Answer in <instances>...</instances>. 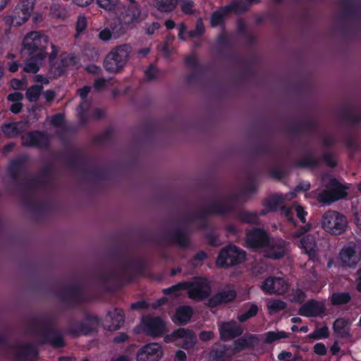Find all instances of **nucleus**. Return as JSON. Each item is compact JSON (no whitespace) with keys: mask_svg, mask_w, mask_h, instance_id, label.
Wrapping results in <instances>:
<instances>
[{"mask_svg":"<svg viewBox=\"0 0 361 361\" xmlns=\"http://www.w3.org/2000/svg\"><path fill=\"white\" fill-rule=\"evenodd\" d=\"M295 211L300 221L303 224L305 223V216L307 215V212L303 210V208L300 206H296L295 207Z\"/></svg>","mask_w":361,"mask_h":361,"instance_id":"obj_58","label":"nucleus"},{"mask_svg":"<svg viewBox=\"0 0 361 361\" xmlns=\"http://www.w3.org/2000/svg\"><path fill=\"white\" fill-rule=\"evenodd\" d=\"M236 351L234 350V345L229 346L226 345H215L210 352V356L220 360L223 358H230L234 356Z\"/></svg>","mask_w":361,"mask_h":361,"instance_id":"obj_25","label":"nucleus"},{"mask_svg":"<svg viewBox=\"0 0 361 361\" xmlns=\"http://www.w3.org/2000/svg\"><path fill=\"white\" fill-rule=\"evenodd\" d=\"M189 286V282L179 283L176 285L172 286L169 288L164 290V293L166 295H173L176 297L180 295V290H185Z\"/></svg>","mask_w":361,"mask_h":361,"instance_id":"obj_36","label":"nucleus"},{"mask_svg":"<svg viewBox=\"0 0 361 361\" xmlns=\"http://www.w3.org/2000/svg\"><path fill=\"white\" fill-rule=\"evenodd\" d=\"M107 80L104 78H97L94 82V87L97 90H102L106 85Z\"/></svg>","mask_w":361,"mask_h":361,"instance_id":"obj_60","label":"nucleus"},{"mask_svg":"<svg viewBox=\"0 0 361 361\" xmlns=\"http://www.w3.org/2000/svg\"><path fill=\"white\" fill-rule=\"evenodd\" d=\"M173 240L181 247H187L189 245L188 237L180 231H177L173 234Z\"/></svg>","mask_w":361,"mask_h":361,"instance_id":"obj_45","label":"nucleus"},{"mask_svg":"<svg viewBox=\"0 0 361 361\" xmlns=\"http://www.w3.org/2000/svg\"><path fill=\"white\" fill-rule=\"evenodd\" d=\"M351 300V296L348 293H334L331 295V303L334 305H341L347 304Z\"/></svg>","mask_w":361,"mask_h":361,"instance_id":"obj_33","label":"nucleus"},{"mask_svg":"<svg viewBox=\"0 0 361 361\" xmlns=\"http://www.w3.org/2000/svg\"><path fill=\"white\" fill-rule=\"evenodd\" d=\"M26 86V82L24 80L12 79L11 80V87L14 90H21Z\"/></svg>","mask_w":361,"mask_h":361,"instance_id":"obj_52","label":"nucleus"},{"mask_svg":"<svg viewBox=\"0 0 361 361\" xmlns=\"http://www.w3.org/2000/svg\"><path fill=\"white\" fill-rule=\"evenodd\" d=\"M286 252V243L282 240L273 242L269 245L266 256L272 259H280Z\"/></svg>","mask_w":361,"mask_h":361,"instance_id":"obj_26","label":"nucleus"},{"mask_svg":"<svg viewBox=\"0 0 361 361\" xmlns=\"http://www.w3.org/2000/svg\"><path fill=\"white\" fill-rule=\"evenodd\" d=\"M176 336H178L177 345L185 349L192 348L197 343V337L191 330L179 328L176 330Z\"/></svg>","mask_w":361,"mask_h":361,"instance_id":"obj_18","label":"nucleus"},{"mask_svg":"<svg viewBox=\"0 0 361 361\" xmlns=\"http://www.w3.org/2000/svg\"><path fill=\"white\" fill-rule=\"evenodd\" d=\"M30 56V59L27 61L24 66V71L35 73L39 71V65H41L43 61L39 62L33 56Z\"/></svg>","mask_w":361,"mask_h":361,"instance_id":"obj_38","label":"nucleus"},{"mask_svg":"<svg viewBox=\"0 0 361 361\" xmlns=\"http://www.w3.org/2000/svg\"><path fill=\"white\" fill-rule=\"evenodd\" d=\"M204 27L201 20H198L195 30L190 31L189 35L191 37H196L203 34Z\"/></svg>","mask_w":361,"mask_h":361,"instance_id":"obj_49","label":"nucleus"},{"mask_svg":"<svg viewBox=\"0 0 361 361\" xmlns=\"http://www.w3.org/2000/svg\"><path fill=\"white\" fill-rule=\"evenodd\" d=\"M288 337V334L283 331H269L265 334V343H272L276 341L287 338Z\"/></svg>","mask_w":361,"mask_h":361,"instance_id":"obj_35","label":"nucleus"},{"mask_svg":"<svg viewBox=\"0 0 361 361\" xmlns=\"http://www.w3.org/2000/svg\"><path fill=\"white\" fill-rule=\"evenodd\" d=\"M25 123L23 122L4 123L1 127L2 133L8 137H14L18 136L25 130Z\"/></svg>","mask_w":361,"mask_h":361,"instance_id":"obj_27","label":"nucleus"},{"mask_svg":"<svg viewBox=\"0 0 361 361\" xmlns=\"http://www.w3.org/2000/svg\"><path fill=\"white\" fill-rule=\"evenodd\" d=\"M318 160L312 156H307L300 161V164L303 166L312 167L315 166Z\"/></svg>","mask_w":361,"mask_h":361,"instance_id":"obj_51","label":"nucleus"},{"mask_svg":"<svg viewBox=\"0 0 361 361\" xmlns=\"http://www.w3.org/2000/svg\"><path fill=\"white\" fill-rule=\"evenodd\" d=\"M245 253L235 245H229L221 250L217 259L216 265L219 267H228L243 262Z\"/></svg>","mask_w":361,"mask_h":361,"instance_id":"obj_5","label":"nucleus"},{"mask_svg":"<svg viewBox=\"0 0 361 361\" xmlns=\"http://www.w3.org/2000/svg\"><path fill=\"white\" fill-rule=\"evenodd\" d=\"M98 6L106 11H113L118 4V0H97Z\"/></svg>","mask_w":361,"mask_h":361,"instance_id":"obj_44","label":"nucleus"},{"mask_svg":"<svg viewBox=\"0 0 361 361\" xmlns=\"http://www.w3.org/2000/svg\"><path fill=\"white\" fill-rule=\"evenodd\" d=\"M125 33V30L121 28L118 33L116 34V37H119ZM116 33L112 32L109 28H104L101 30L98 34V37L99 39L104 42H106L110 40Z\"/></svg>","mask_w":361,"mask_h":361,"instance_id":"obj_39","label":"nucleus"},{"mask_svg":"<svg viewBox=\"0 0 361 361\" xmlns=\"http://www.w3.org/2000/svg\"><path fill=\"white\" fill-rule=\"evenodd\" d=\"M33 9L30 2H22L14 9L11 22L15 26H20L28 20Z\"/></svg>","mask_w":361,"mask_h":361,"instance_id":"obj_14","label":"nucleus"},{"mask_svg":"<svg viewBox=\"0 0 361 361\" xmlns=\"http://www.w3.org/2000/svg\"><path fill=\"white\" fill-rule=\"evenodd\" d=\"M339 257L342 265L348 267H355L361 260V254L352 246L343 247L340 252Z\"/></svg>","mask_w":361,"mask_h":361,"instance_id":"obj_16","label":"nucleus"},{"mask_svg":"<svg viewBox=\"0 0 361 361\" xmlns=\"http://www.w3.org/2000/svg\"><path fill=\"white\" fill-rule=\"evenodd\" d=\"M312 228V224H307L290 234V238L297 245L307 254L310 259L316 257L318 246L314 234L307 233Z\"/></svg>","mask_w":361,"mask_h":361,"instance_id":"obj_2","label":"nucleus"},{"mask_svg":"<svg viewBox=\"0 0 361 361\" xmlns=\"http://www.w3.org/2000/svg\"><path fill=\"white\" fill-rule=\"evenodd\" d=\"M260 288L267 294L281 295L287 292L289 284L283 278L270 276L262 283Z\"/></svg>","mask_w":361,"mask_h":361,"instance_id":"obj_10","label":"nucleus"},{"mask_svg":"<svg viewBox=\"0 0 361 361\" xmlns=\"http://www.w3.org/2000/svg\"><path fill=\"white\" fill-rule=\"evenodd\" d=\"M124 317L121 310H114L109 312L108 318L106 320L105 328L109 331L118 329L123 324Z\"/></svg>","mask_w":361,"mask_h":361,"instance_id":"obj_24","label":"nucleus"},{"mask_svg":"<svg viewBox=\"0 0 361 361\" xmlns=\"http://www.w3.org/2000/svg\"><path fill=\"white\" fill-rule=\"evenodd\" d=\"M46 341L50 343L54 348L64 345L63 336L55 330H50L47 333Z\"/></svg>","mask_w":361,"mask_h":361,"instance_id":"obj_30","label":"nucleus"},{"mask_svg":"<svg viewBox=\"0 0 361 361\" xmlns=\"http://www.w3.org/2000/svg\"><path fill=\"white\" fill-rule=\"evenodd\" d=\"M260 0H245L238 1L232 5L233 9L236 12H240L247 10L252 4H257Z\"/></svg>","mask_w":361,"mask_h":361,"instance_id":"obj_40","label":"nucleus"},{"mask_svg":"<svg viewBox=\"0 0 361 361\" xmlns=\"http://www.w3.org/2000/svg\"><path fill=\"white\" fill-rule=\"evenodd\" d=\"M188 296L193 300L200 301L207 298L211 293V287L207 279H198L189 282Z\"/></svg>","mask_w":361,"mask_h":361,"instance_id":"obj_11","label":"nucleus"},{"mask_svg":"<svg viewBox=\"0 0 361 361\" xmlns=\"http://www.w3.org/2000/svg\"><path fill=\"white\" fill-rule=\"evenodd\" d=\"M158 71L156 67L151 65L145 71V76L148 80H151L157 77Z\"/></svg>","mask_w":361,"mask_h":361,"instance_id":"obj_54","label":"nucleus"},{"mask_svg":"<svg viewBox=\"0 0 361 361\" xmlns=\"http://www.w3.org/2000/svg\"><path fill=\"white\" fill-rule=\"evenodd\" d=\"M194 4L191 0H181L180 8L183 13L186 14L191 13L192 12Z\"/></svg>","mask_w":361,"mask_h":361,"instance_id":"obj_48","label":"nucleus"},{"mask_svg":"<svg viewBox=\"0 0 361 361\" xmlns=\"http://www.w3.org/2000/svg\"><path fill=\"white\" fill-rule=\"evenodd\" d=\"M75 57L73 56H66L63 59V62L66 66H74L76 63Z\"/></svg>","mask_w":361,"mask_h":361,"instance_id":"obj_59","label":"nucleus"},{"mask_svg":"<svg viewBox=\"0 0 361 361\" xmlns=\"http://www.w3.org/2000/svg\"><path fill=\"white\" fill-rule=\"evenodd\" d=\"M51 13L54 18H61L63 16V9L58 5H54L51 7Z\"/></svg>","mask_w":361,"mask_h":361,"instance_id":"obj_55","label":"nucleus"},{"mask_svg":"<svg viewBox=\"0 0 361 361\" xmlns=\"http://www.w3.org/2000/svg\"><path fill=\"white\" fill-rule=\"evenodd\" d=\"M192 314V310L190 307L183 306L177 309L175 314V321L179 324L188 323Z\"/></svg>","mask_w":361,"mask_h":361,"instance_id":"obj_29","label":"nucleus"},{"mask_svg":"<svg viewBox=\"0 0 361 361\" xmlns=\"http://www.w3.org/2000/svg\"><path fill=\"white\" fill-rule=\"evenodd\" d=\"M236 296V293L233 288L228 287L221 290L208 301V305L214 307L223 303L228 302L233 300Z\"/></svg>","mask_w":361,"mask_h":361,"instance_id":"obj_19","label":"nucleus"},{"mask_svg":"<svg viewBox=\"0 0 361 361\" xmlns=\"http://www.w3.org/2000/svg\"><path fill=\"white\" fill-rule=\"evenodd\" d=\"M42 87L41 85H32L29 87L26 92V98L31 102H37L41 94Z\"/></svg>","mask_w":361,"mask_h":361,"instance_id":"obj_34","label":"nucleus"},{"mask_svg":"<svg viewBox=\"0 0 361 361\" xmlns=\"http://www.w3.org/2000/svg\"><path fill=\"white\" fill-rule=\"evenodd\" d=\"M269 312L271 314L281 311L286 307V303L279 299H269L267 302Z\"/></svg>","mask_w":361,"mask_h":361,"instance_id":"obj_31","label":"nucleus"},{"mask_svg":"<svg viewBox=\"0 0 361 361\" xmlns=\"http://www.w3.org/2000/svg\"><path fill=\"white\" fill-rule=\"evenodd\" d=\"M130 2V4L121 13L119 19L123 25L134 27L145 19V14L141 12L139 6L134 0Z\"/></svg>","mask_w":361,"mask_h":361,"instance_id":"obj_8","label":"nucleus"},{"mask_svg":"<svg viewBox=\"0 0 361 361\" xmlns=\"http://www.w3.org/2000/svg\"><path fill=\"white\" fill-rule=\"evenodd\" d=\"M321 226L332 235H341L347 229L348 221L341 213L335 210H328L322 216Z\"/></svg>","mask_w":361,"mask_h":361,"instance_id":"obj_4","label":"nucleus"},{"mask_svg":"<svg viewBox=\"0 0 361 361\" xmlns=\"http://www.w3.org/2000/svg\"><path fill=\"white\" fill-rule=\"evenodd\" d=\"M260 339L257 335L249 334L242 336L233 342L234 350L238 353L247 348H254L257 345Z\"/></svg>","mask_w":361,"mask_h":361,"instance_id":"obj_20","label":"nucleus"},{"mask_svg":"<svg viewBox=\"0 0 361 361\" xmlns=\"http://www.w3.org/2000/svg\"><path fill=\"white\" fill-rule=\"evenodd\" d=\"M200 339L203 341H209L214 338V333L212 331H203L199 334Z\"/></svg>","mask_w":361,"mask_h":361,"instance_id":"obj_53","label":"nucleus"},{"mask_svg":"<svg viewBox=\"0 0 361 361\" xmlns=\"http://www.w3.org/2000/svg\"><path fill=\"white\" fill-rule=\"evenodd\" d=\"M163 349L157 343H148L140 348L136 354L137 361H159Z\"/></svg>","mask_w":361,"mask_h":361,"instance_id":"obj_12","label":"nucleus"},{"mask_svg":"<svg viewBox=\"0 0 361 361\" xmlns=\"http://www.w3.org/2000/svg\"><path fill=\"white\" fill-rule=\"evenodd\" d=\"M21 139L22 144L26 147L35 146L44 148L49 145L47 137L37 131L25 133L22 136Z\"/></svg>","mask_w":361,"mask_h":361,"instance_id":"obj_17","label":"nucleus"},{"mask_svg":"<svg viewBox=\"0 0 361 361\" xmlns=\"http://www.w3.org/2000/svg\"><path fill=\"white\" fill-rule=\"evenodd\" d=\"M246 241L249 246L258 247L264 246L267 242L266 233L261 229H254L247 233Z\"/></svg>","mask_w":361,"mask_h":361,"instance_id":"obj_21","label":"nucleus"},{"mask_svg":"<svg viewBox=\"0 0 361 361\" xmlns=\"http://www.w3.org/2000/svg\"><path fill=\"white\" fill-rule=\"evenodd\" d=\"M23 108V104L20 102H14L10 106V110L13 114H18Z\"/></svg>","mask_w":361,"mask_h":361,"instance_id":"obj_62","label":"nucleus"},{"mask_svg":"<svg viewBox=\"0 0 361 361\" xmlns=\"http://www.w3.org/2000/svg\"><path fill=\"white\" fill-rule=\"evenodd\" d=\"M226 10L215 12L211 19V23L212 26H216L223 22L224 16L226 13Z\"/></svg>","mask_w":361,"mask_h":361,"instance_id":"obj_47","label":"nucleus"},{"mask_svg":"<svg viewBox=\"0 0 361 361\" xmlns=\"http://www.w3.org/2000/svg\"><path fill=\"white\" fill-rule=\"evenodd\" d=\"M48 37L40 32L32 31L27 33L23 41V49L30 56H33L38 61H44L46 58L45 49Z\"/></svg>","mask_w":361,"mask_h":361,"instance_id":"obj_1","label":"nucleus"},{"mask_svg":"<svg viewBox=\"0 0 361 361\" xmlns=\"http://www.w3.org/2000/svg\"><path fill=\"white\" fill-rule=\"evenodd\" d=\"M178 0H156L155 7L162 12L173 11L177 4Z\"/></svg>","mask_w":361,"mask_h":361,"instance_id":"obj_32","label":"nucleus"},{"mask_svg":"<svg viewBox=\"0 0 361 361\" xmlns=\"http://www.w3.org/2000/svg\"><path fill=\"white\" fill-rule=\"evenodd\" d=\"M331 188L320 192L317 195V200L325 204H330L340 199L347 196L345 192L346 188L341 184L332 180L331 182Z\"/></svg>","mask_w":361,"mask_h":361,"instance_id":"obj_7","label":"nucleus"},{"mask_svg":"<svg viewBox=\"0 0 361 361\" xmlns=\"http://www.w3.org/2000/svg\"><path fill=\"white\" fill-rule=\"evenodd\" d=\"M37 352L32 345H25L20 346L16 350V357L20 361L32 360Z\"/></svg>","mask_w":361,"mask_h":361,"instance_id":"obj_28","label":"nucleus"},{"mask_svg":"<svg viewBox=\"0 0 361 361\" xmlns=\"http://www.w3.org/2000/svg\"><path fill=\"white\" fill-rule=\"evenodd\" d=\"M218 327L220 338L225 341L236 338L243 333V328L235 321L220 322Z\"/></svg>","mask_w":361,"mask_h":361,"instance_id":"obj_13","label":"nucleus"},{"mask_svg":"<svg viewBox=\"0 0 361 361\" xmlns=\"http://www.w3.org/2000/svg\"><path fill=\"white\" fill-rule=\"evenodd\" d=\"M99 324L95 317H87L82 321H71L68 324V332L74 336L87 335L94 331Z\"/></svg>","mask_w":361,"mask_h":361,"instance_id":"obj_6","label":"nucleus"},{"mask_svg":"<svg viewBox=\"0 0 361 361\" xmlns=\"http://www.w3.org/2000/svg\"><path fill=\"white\" fill-rule=\"evenodd\" d=\"M325 310L326 307L323 302L310 300L299 308L298 313L307 317H317L324 314Z\"/></svg>","mask_w":361,"mask_h":361,"instance_id":"obj_15","label":"nucleus"},{"mask_svg":"<svg viewBox=\"0 0 361 361\" xmlns=\"http://www.w3.org/2000/svg\"><path fill=\"white\" fill-rule=\"evenodd\" d=\"M233 207V204H231V201L229 200H221L217 202H215L213 207V211L216 213L224 214L227 211L231 209Z\"/></svg>","mask_w":361,"mask_h":361,"instance_id":"obj_37","label":"nucleus"},{"mask_svg":"<svg viewBox=\"0 0 361 361\" xmlns=\"http://www.w3.org/2000/svg\"><path fill=\"white\" fill-rule=\"evenodd\" d=\"M351 322L345 318H338L333 324V330L336 336L339 338H350Z\"/></svg>","mask_w":361,"mask_h":361,"instance_id":"obj_23","label":"nucleus"},{"mask_svg":"<svg viewBox=\"0 0 361 361\" xmlns=\"http://www.w3.org/2000/svg\"><path fill=\"white\" fill-rule=\"evenodd\" d=\"M329 328L325 326L319 329H317L309 335V338L313 339H320L329 337Z\"/></svg>","mask_w":361,"mask_h":361,"instance_id":"obj_42","label":"nucleus"},{"mask_svg":"<svg viewBox=\"0 0 361 361\" xmlns=\"http://www.w3.org/2000/svg\"><path fill=\"white\" fill-rule=\"evenodd\" d=\"M258 312V307L256 305H252L248 310L244 313L240 314L238 319L240 322H245L248 319L255 316Z\"/></svg>","mask_w":361,"mask_h":361,"instance_id":"obj_41","label":"nucleus"},{"mask_svg":"<svg viewBox=\"0 0 361 361\" xmlns=\"http://www.w3.org/2000/svg\"><path fill=\"white\" fill-rule=\"evenodd\" d=\"M241 221L249 224H256L257 221V214L253 212H243L239 216Z\"/></svg>","mask_w":361,"mask_h":361,"instance_id":"obj_43","label":"nucleus"},{"mask_svg":"<svg viewBox=\"0 0 361 361\" xmlns=\"http://www.w3.org/2000/svg\"><path fill=\"white\" fill-rule=\"evenodd\" d=\"M23 98V95L22 93L16 92L11 94H9L7 97L8 101L12 102H20Z\"/></svg>","mask_w":361,"mask_h":361,"instance_id":"obj_56","label":"nucleus"},{"mask_svg":"<svg viewBox=\"0 0 361 361\" xmlns=\"http://www.w3.org/2000/svg\"><path fill=\"white\" fill-rule=\"evenodd\" d=\"M87 27V19L84 16H80L77 20L76 31L78 34L82 32Z\"/></svg>","mask_w":361,"mask_h":361,"instance_id":"obj_50","label":"nucleus"},{"mask_svg":"<svg viewBox=\"0 0 361 361\" xmlns=\"http://www.w3.org/2000/svg\"><path fill=\"white\" fill-rule=\"evenodd\" d=\"M305 295L303 291L300 289L293 290L290 295V300L294 302H302L305 299Z\"/></svg>","mask_w":361,"mask_h":361,"instance_id":"obj_46","label":"nucleus"},{"mask_svg":"<svg viewBox=\"0 0 361 361\" xmlns=\"http://www.w3.org/2000/svg\"><path fill=\"white\" fill-rule=\"evenodd\" d=\"M131 48L128 44H121L113 48L104 61L105 69L111 73L121 72L127 63Z\"/></svg>","mask_w":361,"mask_h":361,"instance_id":"obj_3","label":"nucleus"},{"mask_svg":"<svg viewBox=\"0 0 361 361\" xmlns=\"http://www.w3.org/2000/svg\"><path fill=\"white\" fill-rule=\"evenodd\" d=\"M291 356V353L283 351L279 354L278 359L281 361H292L290 360Z\"/></svg>","mask_w":361,"mask_h":361,"instance_id":"obj_61","label":"nucleus"},{"mask_svg":"<svg viewBox=\"0 0 361 361\" xmlns=\"http://www.w3.org/2000/svg\"><path fill=\"white\" fill-rule=\"evenodd\" d=\"M314 352L317 355H324L327 353V350L323 343H316L314 345Z\"/></svg>","mask_w":361,"mask_h":361,"instance_id":"obj_57","label":"nucleus"},{"mask_svg":"<svg viewBox=\"0 0 361 361\" xmlns=\"http://www.w3.org/2000/svg\"><path fill=\"white\" fill-rule=\"evenodd\" d=\"M283 198L281 195H275L270 197L266 202L265 207L267 212H274L281 208V212L288 220H291L290 213L291 209L285 208L282 206Z\"/></svg>","mask_w":361,"mask_h":361,"instance_id":"obj_22","label":"nucleus"},{"mask_svg":"<svg viewBox=\"0 0 361 361\" xmlns=\"http://www.w3.org/2000/svg\"><path fill=\"white\" fill-rule=\"evenodd\" d=\"M324 159L327 164V165H329L331 167H334L336 165V161L335 159L329 154H325L324 157Z\"/></svg>","mask_w":361,"mask_h":361,"instance_id":"obj_63","label":"nucleus"},{"mask_svg":"<svg viewBox=\"0 0 361 361\" xmlns=\"http://www.w3.org/2000/svg\"><path fill=\"white\" fill-rule=\"evenodd\" d=\"M63 121V115L59 114H56L55 116H54L52 118H51V123L55 125V126H59L61 125Z\"/></svg>","mask_w":361,"mask_h":361,"instance_id":"obj_64","label":"nucleus"},{"mask_svg":"<svg viewBox=\"0 0 361 361\" xmlns=\"http://www.w3.org/2000/svg\"><path fill=\"white\" fill-rule=\"evenodd\" d=\"M143 331L152 338L161 337L167 332L165 322L157 317H145L142 319Z\"/></svg>","mask_w":361,"mask_h":361,"instance_id":"obj_9","label":"nucleus"}]
</instances>
